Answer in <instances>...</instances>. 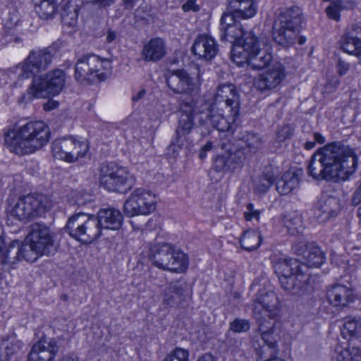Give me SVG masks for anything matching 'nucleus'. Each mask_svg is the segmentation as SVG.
<instances>
[{"instance_id":"58","label":"nucleus","mask_w":361,"mask_h":361,"mask_svg":"<svg viewBox=\"0 0 361 361\" xmlns=\"http://www.w3.org/2000/svg\"><path fill=\"white\" fill-rule=\"evenodd\" d=\"M236 18L238 17L235 16V13H233L230 10H228V12L224 13L221 18L220 30L239 24L235 21Z\"/></svg>"},{"instance_id":"28","label":"nucleus","mask_w":361,"mask_h":361,"mask_svg":"<svg viewBox=\"0 0 361 361\" xmlns=\"http://www.w3.org/2000/svg\"><path fill=\"white\" fill-rule=\"evenodd\" d=\"M341 48L345 52L357 56L361 63V23L354 25L341 37Z\"/></svg>"},{"instance_id":"38","label":"nucleus","mask_w":361,"mask_h":361,"mask_svg":"<svg viewBox=\"0 0 361 361\" xmlns=\"http://www.w3.org/2000/svg\"><path fill=\"white\" fill-rule=\"evenodd\" d=\"M171 256V260L169 262L166 270L181 273L188 269L189 262L188 257L186 254L180 250L173 248Z\"/></svg>"},{"instance_id":"36","label":"nucleus","mask_w":361,"mask_h":361,"mask_svg":"<svg viewBox=\"0 0 361 361\" xmlns=\"http://www.w3.org/2000/svg\"><path fill=\"white\" fill-rule=\"evenodd\" d=\"M273 59L269 47L261 48L250 56V67L254 70H259L267 67Z\"/></svg>"},{"instance_id":"15","label":"nucleus","mask_w":361,"mask_h":361,"mask_svg":"<svg viewBox=\"0 0 361 361\" xmlns=\"http://www.w3.org/2000/svg\"><path fill=\"white\" fill-rule=\"evenodd\" d=\"M357 159H336L326 161L324 180L333 182L344 181L355 172Z\"/></svg>"},{"instance_id":"49","label":"nucleus","mask_w":361,"mask_h":361,"mask_svg":"<svg viewBox=\"0 0 361 361\" xmlns=\"http://www.w3.org/2000/svg\"><path fill=\"white\" fill-rule=\"evenodd\" d=\"M274 184L273 181L261 173L253 181L255 192L260 195H264Z\"/></svg>"},{"instance_id":"4","label":"nucleus","mask_w":361,"mask_h":361,"mask_svg":"<svg viewBox=\"0 0 361 361\" xmlns=\"http://www.w3.org/2000/svg\"><path fill=\"white\" fill-rule=\"evenodd\" d=\"M111 69V62L109 59L92 53L78 54L75 63L74 78L81 84L97 83L104 81Z\"/></svg>"},{"instance_id":"16","label":"nucleus","mask_w":361,"mask_h":361,"mask_svg":"<svg viewBox=\"0 0 361 361\" xmlns=\"http://www.w3.org/2000/svg\"><path fill=\"white\" fill-rule=\"evenodd\" d=\"M27 240L32 242L35 249L42 255H49L55 250L49 229L45 225L38 223L32 224Z\"/></svg>"},{"instance_id":"31","label":"nucleus","mask_w":361,"mask_h":361,"mask_svg":"<svg viewBox=\"0 0 361 361\" xmlns=\"http://www.w3.org/2000/svg\"><path fill=\"white\" fill-rule=\"evenodd\" d=\"M240 140L239 149H228L229 155H233L234 158H241L243 155L254 154L261 147L262 143L259 136L254 133H246Z\"/></svg>"},{"instance_id":"14","label":"nucleus","mask_w":361,"mask_h":361,"mask_svg":"<svg viewBox=\"0 0 361 361\" xmlns=\"http://www.w3.org/2000/svg\"><path fill=\"white\" fill-rule=\"evenodd\" d=\"M166 84L175 94L189 96L192 99L199 92L198 82L183 70H176L166 76Z\"/></svg>"},{"instance_id":"43","label":"nucleus","mask_w":361,"mask_h":361,"mask_svg":"<svg viewBox=\"0 0 361 361\" xmlns=\"http://www.w3.org/2000/svg\"><path fill=\"white\" fill-rule=\"evenodd\" d=\"M341 333L344 338L361 336V318H347Z\"/></svg>"},{"instance_id":"39","label":"nucleus","mask_w":361,"mask_h":361,"mask_svg":"<svg viewBox=\"0 0 361 361\" xmlns=\"http://www.w3.org/2000/svg\"><path fill=\"white\" fill-rule=\"evenodd\" d=\"M283 221L290 235H295L302 233L303 229L302 218L296 212H286Z\"/></svg>"},{"instance_id":"32","label":"nucleus","mask_w":361,"mask_h":361,"mask_svg":"<svg viewBox=\"0 0 361 361\" xmlns=\"http://www.w3.org/2000/svg\"><path fill=\"white\" fill-rule=\"evenodd\" d=\"M303 174L302 169H294L286 171L276 184V188L281 195H286L297 188Z\"/></svg>"},{"instance_id":"25","label":"nucleus","mask_w":361,"mask_h":361,"mask_svg":"<svg viewBox=\"0 0 361 361\" xmlns=\"http://www.w3.org/2000/svg\"><path fill=\"white\" fill-rule=\"evenodd\" d=\"M167 53L166 42L161 37H153L145 42L141 50L142 59L146 62L157 63L162 60Z\"/></svg>"},{"instance_id":"22","label":"nucleus","mask_w":361,"mask_h":361,"mask_svg":"<svg viewBox=\"0 0 361 361\" xmlns=\"http://www.w3.org/2000/svg\"><path fill=\"white\" fill-rule=\"evenodd\" d=\"M188 284L178 280L169 283L163 290V302L171 307H179L188 296Z\"/></svg>"},{"instance_id":"6","label":"nucleus","mask_w":361,"mask_h":361,"mask_svg":"<svg viewBox=\"0 0 361 361\" xmlns=\"http://www.w3.org/2000/svg\"><path fill=\"white\" fill-rule=\"evenodd\" d=\"M99 182L108 191L125 193L133 187L135 177L127 168L112 161L101 166Z\"/></svg>"},{"instance_id":"41","label":"nucleus","mask_w":361,"mask_h":361,"mask_svg":"<svg viewBox=\"0 0 361 361\" xmlns=\"http://www.w3.org/2000/svg\"><path fill=\"white\" fill-rule=\"evenodd\" d=\"M262 243V235L257 231H246L243 233L240 243L241 247L247 251L258 248Z\"/></svg>"},{"instance_id":"33","label":"nucleus","mask_w":361,"mask_h":361,"mask_svg":"<svg viewBox=\"0 0 361 361\" xmlns=\"http://www.w3.org/2000/svg\"><path fill=\"white\" fill-rule=\"evenodd\" d=\"M173 247L168 243L154 245L150 248L149 259L155 267L166 270L171 260Z\"/></svg>"},{"instance_id":"7","label":"nucleus","mask_w":361,"mask_h":361,"mask_svg":"<svg viewBox=\"0 0 361 361\" xmlns=\"http://www.w3.org/2000/svg\"><path fill=\"white\" fill-rule=\"evenodd\" d=\"M65 231L82 243H90L102 235L95 216L83 212L72 215L68 220Z\"/></svg>"},{"instance_id":"34","label":"nucleus","mask_w":361,"mask_h":361,"mask_svg":"<svg viewBox=\"0 0 361 361\" xmlns=\"http://www.w3.org/2000/svg\"><path fill=\"white\" fill-rule=\"evenodd\" d=\"M275 273L279 276H288L291 274L307 271V267L300 265L299 262L293 258L279 259L274 265Z\"/></svg>"},{"instance_id":"57","label":"nucleus","mask_w":361,"mask_h":361,"mask_svg":"<svg viewBox=\"0 0 361 361\" xmlns=\"http://www.w3.org/2000/svg\"><path fill=\"white\" fill-rule=\"evenodd\" d=\"M294 133L293 128L290 124L280 127L276 133V139L279 142H284L290 138Z\"/></svg>"},{"instance_id":"8","label":"nucleus","mask_w":361,"mask_h":361,"mask_svg":"<svg viewBox=\"0 0 361 361\" xmlns=\"http://www.w3.org/2000/svg\"><path fill=\"white\" fill-rule=\"evenodd\" d=\"M52 207L51 200L44 194H30L19 197L10 214L23 221L41 216Z\"/></svg>"},{"instance_id":"60","label":"nucleus","mask_w":361,"mask_h":361,"mask_svg":"<svg viewBox=\"0 0 361 361\" xmlns=\"http://www.w3.org/2000/svg\"><path fill=\"white\" fill-rule=\"evenodd\" d=\"M339 2H333L326 8L327 16L334 20H338L339 19Z\"/></svg>"},{"instance_id":"50","label":"nucleus","mask_w":361,"mask_h":361,"mask_svg":"<svg viewBox=\"0 0 361 361\" xmlns=\"http://www.w3.org/2000/svg\"><path fill=\"white\" fill-rule=\"evenodd\" d=\"M336 360L361 361V350L355 347L347 348L338 353Z\"/></svg>"},{"instance_id":"42","label":"nucleus","mask_w":361,"mask_h":361,"mask_svg":"<svg viewBox=\"0 0 361 361\" xmlns=\"http://www.w3.org/2000/svg\"><path fill=\"white\" fill-rule=\"evenodd\" d=\"M220 31L221 39L229 42L233 44V45L240 44L245 33L240 24L227 27L220 30Z\"/></svg>"},{"instance_id":"63","label":"nucleus","mask_w":361,"mask_h":361,"mask_svg":"<svg viewBox=\"0 0 361 361\" xmlns=\"http://www.w3.org/2000/svg\"><path fill=\"white\" fill-rule=\"evenodd\" d=\"M20 348V345L18 343H8L5 346V353L8 356L12 355Z\"/></svg>"},{"instance_id":"30","label":"nucleus","mask_w":361,"mask_h":361,"mask_svg":"<svg viewBox=\"0 0 361 361\" xmlns=\"http://www.w3.org/2000/svg\"><path fill=\"white\" fill-rule=\"evenodd\" d=\"M281 287L293 294H300L306 290L310 281L307 271L298 272L288 276H279Z\"/></svg>"},{"instance_id":"55","label":"nucleus","mask_w":361,"mask_h":361,"mask_svg":"<svg viewBox=\"0 0 361 361\" xmlns=\"http://www.w3.org/2000/svg\"><path fill=\"white\" fill-rule=\"evenodd\" d=\"M250 329V322L245 319L235 318L229 325V329L235 333L247 332Z\"/></svg>"},{"instance_id":"5","label":"nucleus","mask_w":361,"mask_h":361,"mask_svg":"<svg viewBox=\"0 0 361 361\" xmlns=\"http://www.w3.org/2000/svg\"><path fill=\"white\" fill-rule=\"evenodd\" d=\"M64 84L65 73L59 69L54 70L44 76L34 77L32 85L21 99L27 102L34 98H47L50 95H57L61 92Z\"/></svg>"},{"instance_id":"2","label":"nucleus","mask_w":361,"mask_h":361,"mask_svg":"<svg viewBox=\"0 0 361 361\" xmlns=\"http://www.w3.org/2000/svg\"><path fill=\"white\" fill-rule=\"evenodd\" d=\"M219 100L205 102L202 114H205V118L217 130L233 133L236 118L239 115V94L234 93L233 97L224 96L222 101Z\"/></svg>"},{"instance_id":"27","label":"nucleus","mask_w":361,"mask_h":361,"mask_svg":"<svg viewBox=\"0 0 361 361\" xmlns=\"http://www.w3.org/2000/svg\"><path fill=\"white\" fill-rule=\"evenodd\" d=\"M255 301L263 308L260 318L274 319L278 315L277 306L279 304L276 295L271 290L266 288L259 289L256 294Z\"/></svg>"},{"instance_id":"21","label":"nucleus","mask_w":361,"mask_h":361,"mask_svg":"<svg viewBox=\"0 0 361 361\" xmlns=\"http://www.w3.org/2000/svg\"><path fill=\"white\" fill-rule=\"evenodd\" d=\"M192 52L199 59L209 61L217 55L219 44L212 36L200 34L193 42Z\"/></svg>"},{"instance_id":"26","label":"nucleus","mask_w":361,"mask_h":361,"mask_svg":"<svg viewBox=\"0 0 361 361\" xmlns=\"http://www.w3.org/2000/svg\"><path fill=\"white\" fill-rule=\"evenodd\" d=\"M327 299L334 307H345L354 300L351 286L336 283L329 287L326 291Z\"/></svg>"},{"instance_id":"17","label":"nucleus","mask_w":361,"mask_h":361,"mask_svg":"<svg viewBox=\"0 0 361 361\" xmlns=\"http://www.w3.org/2000/svg\"><path fill=\"white\" fill-rule=\"evenodd\" d=\"M258 331L266 344L262 348V354L267 350H271V355L276 354L278 341L280 338L281 324L276 321L271 322L264 318L257 319Z\"/></svg>"},{"instance_id":"46","label":"nucleus","mask_w":361,"mask_h":361,"mask_svg":"<svg viewBox=\"0 0 361 361\" xmlns=\"http://www.w3.org/2000/svg\"><path fill=\"white\" fill-rule=\"evenodd\" d=\"M239 44L243 51L250 54V55L261 49L259 41L252 31L245 32Z\"/></svg>"},{"instance_id":"61","label":"nucleus","mask_w":361,"mask_h":361,"mask_svg":"<svg viewBox=\"0 0 361 361\" xmlns=\"http://www.w3.org/2000/svg\"><path fill=\"white\" fill-rule=\"evenodd\" d=\"M196 0H188L186 3H185L182 6V8L185 12L188 11H198L200 10V7L197 4H195Z\"/></svg>"},{"instance_id":"48","label":"nucleus","mask_w":361,"mask_h":361,"mask_svg":"<svg viewBox=\"0 0 361 361\" xmlns=\"http://www.w3.org/2000/svg\"><path fill=\"white\" fill-rule=\"evenodd\" d=\"M250 54L243 51L240 44L233 45L231 59L237 66H243L247 64L250 66Z\"/></svg>"},{"instance_id":"29","label":"nucleus","mask_w":361,"mask_h":361,"mask_svg":"<svg viewBox=\"0 0 361 361\" xmlns=\"http://www.w3.org/2000/svg\"><path fill=\"white\" fill-rule=\"evenodd\" d=\"M101 229L118 231L123 222V216L121 212L115 208L109 207L101 209L95 216Z\"/></svg>"},{"instance_id":"52","label":"nucleus","mask_w":361,"mask_h":361,"mask_svg":"<svg viewBox=\"0 0 361 361\" xmlns=\"http://www.w3.org/2000/svg\"><path fill=\"white\" fill-rule=\"evenodd\" d=\"M238 91L233 84H221L218 86L216 92L212 99L214 101H222V97L227 95L233 97V94L237 93Z\"/></svg>"},{"instance_id":"45","label":"nucleus","mask_w":361,"mask_h":361,"mask_svg":"<svg viewBox=\"0 0 361 361\" xmlns=\"http://www.w3.org/2000/svg\"><path fill=\"white\" fill-rule=\"evenodd\" d=\"M20 259H25L27 262H34L39 256L42 255L40 252H37L32 245V242L25 238L24 243L20 242Z\"/></svg>"},{"instance_id":"51","label":"nucleus","mask_w":361,"mask_h":361,"mask_svg":"<svg viewBox=\"0 0 361 361\" xmlns=\"http://www.w3.org/2000/svg\"><path fill=\"white\" fill-rule=\"evenodd\" d=\"M282 172L281 166H277L274 160L269 162L268 164L264 166L262 170V174L267 176L274 183Z\"/></svg>"},{"instance_id":"56","label":"nucleus","mask_w":361,"mask_h":361,"mask_svg":"<svg viewBox=\"0 0 361 361\" xmlns=\"http://www.w3.org/2000/svg\"><path fill=\"white\" fill-rule=\"evenodd\" d=\"M90 195L83 191H73L69 196L68 202L71 204L84 205L89 201Z\"/></svg>"},{"instance_id":"11","label":"nucleus","mask_w":361,"mask_h":361,"mask_svg":"<svg viewBox=\"0 0 361 361\" xmlns=\"http://www.w3.org/2000/svg\"><path fill=\"white\" fill-rule=\"evenodd\" d=\"M155 208V195L143 188H137L125 201L123 212L128 217L148 215L154 212Z\"/></svg>"},{"instance_id":"35","label":"nucleus","mask_w":361,"mask_h":361,"mask_svg":"<svg viewBox=\"0 0 361 361\" xmlns=\"http://www.w3.org/2000/svg\"><path fill=\"white\" fill-rule=\"evenodd\" d=\"M228 10L235 13L239 18H250L256 13L253 0H227Z\"/></svg>"},{"instance_id":"10","label":"nucleus","mask_w":361,"mask_h":361,"mask_svg":"<svg viewBox=\"0 0 361 361\" xmlns=\"http://www.w3.org/2000/svg\"><path fill=\"white\" fill-rule=\"evenodd\" d=\"M52 48L32 50L23 62L16 67V73L22 79L36 77L46 71L51 63Z\"/></svg>"},{"instance_id":"59","label":"nucleus","mask_w":361,"mask_h":361,"mask_svg":"<svg viewBox=\"0 0 361 361\" xmlns=\"http://www.w3.org/2000/svg\"><path fill=\"white\" fill-rule=\"evenodd\" d=\"M246 209L247 211L244 213V216L247 221H251L253 219L259 220L261 212L258 209H255L252 203L247 204Z\"/></svg>"},{"instance_id":"62","label":"nucleus","mask_w":361,"mask_h":361,"mask_svg":"<svg viewBox=\"0 0 361 361\" xmlns=\"http://www.w3.org/2000/svg\"><path fill=\"white\" fill-rule=\"evenodd\" d=\"M350 68V64L339 59L337 63L338 73L340 75H344Z\"/></svg>"},{"instance_id":"64","label":"nucleus","mask_w":361,"mask_h":361,"mask_svg":"<svg viewBox=\"0 0 361 361\" xmlns=\"http://www.w3.org/2000/svg\"><path fill=\"white\" fill-rule=\"evenodd\" d=\"M213 149V142L211 141L207 142V143L201 147L199 154V158H204L207 156V152Z\"/></svg>"},{"instance_id":"9","label":"nucleus","mask_w":361,"mask_h":361,"mask_svg":"<svg viewBox=\"0 0 361 361\" xmlns=\"http://www.w3.org/2000/svg\"><path fill=\"white\" fill-rule=\"evenodd\" d=\"M52 207L51 200L44 194H30L19 197L10 214L23 221L41 216Z\"/></svg>"},{"instance_id":"18","label":"nucleus","mask_w":361,"mask_h":361,"mask_svg":"<svg viewBox=\"0 0 361 361\" xmlns=\"http://www.w3.org/2000/svg\"><path fill=\"white\" fill-rule=\"evenodd\" d=\"M294 253L298 256H302L303 262L300 265L309 267H319L326 259L325 254L320 247L314 243L298 242L293 246Z\"/></svg>"},{"instance_id":"20","label":"nucleus","mask_w":361,"mask_h":361,"mask_svg":"<svg viewBox=\"0 0 361 361\" xmlns=\"http://www.w3.org/2000/svg\"><path fill=\"white\" fill-rule=\"evenodd\" d=\"M341 210V203L338 197L322 194L316 204L314 216L318 221L326 222L336 216Z\"/></svg>"},{"instance_id":"19","label":"nucleus","mask_w":361,"mask_h":361,"mask_svg":"<svg viewBox=\"0 0 361 361\" xmlns=\"http://www.w3.org/2000/svg\"><path fill=\"white\" fill-rule=\"evenodd\" d=\"M286 78L285 68L281 63L272 66L259 75L255 81V85L261 92L271 90L279 86Z\"/></svg>"},{"instance_id":"3","label":"nucleus","mask_w":361,"mask_h":361,"mask_svg":"<svg viewBox=\"0 0 361 361\" xmlns=\"http://www.w3.org/2000/svg\"><path fill=\"white\" fill-rule=\"evenodd\" d=\"M302 20L300 7L292 6L280 10L273 26V39L279 45L288 48L295 44Z\"/></svg>"},{"instance_id":"47","label":"nucleus","mask_w":361,"mask_h":361,"mask_svg":"<svg viewBox=\"0 0 361 361\" xmlns=\"http://www.w3.org/2000/svg\"><path fill=\"white\" fill-rule=\"evenodd\" d=\"M336 159H310L308 164L310 175L316 180H324L326 161H335Z\"/></svg>"},{"instance_id":"37","label":"nucleus","mask_w":361,"mask_h":361,"mask_svg":"<svg viewBox=\"0 0 361 361\" xmlns=\"http://www.w3.org/2000/svg\"><path fill=\"white\" fill-rule=\"evenodd\" d=\"M19 240H13L7 247L0 246V262L1 264H14L20 260Z\"/></svg>"},{"instance_id":"54","label":"nucleus","mask_w":361,"mask_h":361,"mask_svg":"<svg viewBox=\"0 0 361 361\" xmlns=\"http://www.w3.org/2000/svg\"><path fill=\"white\" fill-rule=\"evenodd\" d=\"M78 11L77 8L71 10L69 6H67L61 13L62 22L69 27H74L78 21Z\"/></svg>"},{"instance_id":"23","label":"nucleus","mask_w":361,"mask_h":361,"mask_svg":"<svg viewBox=\"0 0 361 361\" xmlns=\"http://www.w3.org/2000/svg\"><path fill=\"white\" fill-rule=\"evenodd\" d=\"M59 350L55 340L42 338L32 345L27 361H53Z\"/></svg>"},{"instance_id":"12","label":"nucleus","mask_w":361,"mask_h":361,"mask_svg":"<svg viewBox=\"0 0 361 361\" xmlns=\"http://www.w3.org/2000/svg\"><path fill=\"white\" fill-rule=\"evenodd\" d=\"M194 99L183 102L180 106L179 125L176 130V143L173 142L167 148L169 156L176 158L180 156L179 152L182 149L179 142L181 136H185L190 133L194 126Z\"/></svg>"},{"instance_id":"1","label":"nucleus","mask_w":361,"mask_h":361,"mask_svg":"<svg viewBox=\"0 0 361 361\" xmlns=\"http://www.w3.org/2000/svg\"><path fill=\"white\" fill-rule=\"evenodd\" d=\"M50 139V130L42 121H30L5 135L10 151L23 156L42 149Z\"/></svg>"},{"instance_id":"13","label":"nucleus","mask_w":361,"mask_h":361,"mask_svg":"<svg viewBox=\"0 0 361 361\" xmlns=\"http://www.w3.org/2000/svg\"><path fill=\"white\" fill-rule=\"evenodd\" d=\"M90 149L87 141H78L73 137L58 139L51 145L54 158H83Z\"/></svg>"},{"instance_id":"24","label":"nucleus","mask_w":361,"mask_h":361,"mask_svg":"<svg viewBox=\"0 0 361 361\" xmlns=\"http://www.w3.org/2000/svg\"><path fill=\"white\" fill-rule=\"evenodd\" d=\"M317 155L321 156L322 158H357L359 156L355 149L341 141L325 145L317 150L311 158H315Z\"/></svg>"},{"instance_id":"40","label":"nucleus","mask_w":361,"mask_h":361,"mask_svg":"<svg viewBox=\"0 0 361 361\" xmlns=\"http://www.w3.org/2000/svg\"><path fill=\"white\" fill-rule=\"evenodd\" d=\"M35 4V10L39 17L42 19H48L54 15L56 9L54 0H31Z\"/></svg>"},{"instance_id":"53","label":"nucleus","mask_w":361,"mask_h":361,"mask_svg":"<svg viewBox=\"0 0 361 361\" xmlns=\"http://www.w3.org/2000/svg\"><path fill=\"white\" fill-rule=\"evenodd\" d=\"M189 355L188 350L176 347L162 361H189Z\"/></svg>"},{"instance_id":"44","label":"nucleus","mask_w":361,"mask_h":361,"mask_svg":"<svg viewBox=\"0 0 361 361\" xmlns=\"http://www.w3.org/2000/svg\"><path fill=\"white\" fill-rule=\"evenodd\" d=\"M243 164L240 159H214L212 169L219 173L233 172L240 168Z\"/></svg>"}]
</instances>
